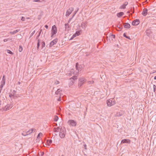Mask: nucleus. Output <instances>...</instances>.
Listing matches in <instances>:
<instances>
[{"mask_svg": "<svg viewBox=\"0 0 156 156\" xmlns=\"http://www.w3.org/2000/svg\"><path fill=\"white\" fill-rule=\"evenodd\" d=\"M62 91V90L60 89H58L56 91L55 93L56 94L58 95L60 94V92Z\"/></svg>", "mask_w": 156, "mask_h": 156, "instance_id": "393cba45", "label": "nucleus"}, {"mask_svg": "<svg viewBox=\"0 0 156 156\" xmlns=\"http://www.w3.org/2000/svg\"><path fill=\"white\" fill-rule=\"evenodd\" d=\"M30 130L31 131L30 133H32L33 132H35L36 129H31Z\"/></svg>", "mask_w": 156, "mask_h": 156, "instance_id": "c756f323", "label": "nucleus"}, {"mask_svg": "<svg viewBox=\"0 0 156 156\" xmlns=\"http://www.w3.org/2000/svg\"><path fill=\"white\" fill-rule=\"evenodd\" d=\"M33 2H40L41 1L40 0H34L33 1Z\"/></svg>", "mask_w": 156, "mask_h": 156, "instance_id": "37998d69", "label": "nucleus"}, {"mask_svg": "<svg viewBox=\"0 0 156 156\" xmlns=\"http://www.w3.org/2000/svg\"><path fill=\"white\" fill-rule=\"evenodd\" d=\"M40 139L37 138L36 141L37 142H39L40 141Z\"/></svg>", "mask_w": 156, "mask_h": 156, "instance_id": "603ef678", "label": "nucleus"}, {"mask_svg": "<svg viewBox=\"0 0 156 156\" xmlns=\"http://www.w3.org/2000/svg\"><path fill=\"white\" fill-rule=\"evenodd\" d=\"M22 95L21 94H16L14 96L13 99H15L16 98L18 97H21V96Z\"/></svg>", "mask_w": 156, "mask_h": 156, "instance_id": "b1692460", "label": "nucleus"}, {"mask_svg": "<svg viewBox=\"0 0 156 156\" xmlns=\"http://www.w3.org/2000/svg\"><path fill=\"white\" fill-rule=\"evenodd\" d=\"M59 83V82L58 81H57L55 82V85H57V84H58Z\"/></svg>", "mask_w": 156, "mask_h": 156, "instance_id": "49530a36", "label": "nucleus"}, {"mask_svg": "<svg viewBox=\"0 0 156 156\" xmlns=\"http://www.w3.org/2000/svg\"><path fill=\"white\" fill-rule=\"evenodd\" d=\"M22 135L23 136H26V135H28V134H27V132H23V133H22Z\"/></svg>", "mask_w": 156, "mask_h": 156, "instance_id": "72a5a7b5", "label": "nucleus"}, {"mask_svg": "<svg viewBox=\"0 0 156 156\" xmlns=\"http://www.w3.org/2000/svg\"><path fill=\"white\" fill-rule=\"evenodd\" d=\"M20 30V29H17L16 30L13 31H11L10 32V34H14L18 32Z\"/></svg>", "mask_w": 156, "mask_h": 156, "instance_id": "aec40b11", "label": "nucleus"}, {"mask_svg": "<svg viewBox=\"0 0 156 156\" xmlns=\"http://www.w3.org/2000/svg\"><path fill=\"white\" fill-rule=\"evenodd\" d=\"M68 123L70 124L72 126H76V122L73 120H69L68 122Z\"/></svg>", "mask_w": 156, "mask_h": 156, "instance_id": "0eeeda50", "label": "nucleus"}, {"mask_svg": "<svg viewBox=\"0 0 156 156\" xmlns=\"http://www.w3.org/2000/svg\"><path fill=\"white\" fill-rule=\"evenodd\" d=\"M140 21L139 20H135L132 22V25L133 26L137 25L140 23Z\"/></svg>", "mask_w": 156, "mask_h": 156, "instance_id": "9d476101", "label": "nucleus"}, {"mask_svg": "<svg viewBox=\"0 0 156 156\" xmlns=\"http://www.w3.org/2000/svg\"><path fill=\"white\" fill-rule=\"evenodd\" d=\"M86 81V80L85 78L83 77L79 78V82L78 83V86L79 87H81L82 85Z\"/></svg>", "mask_w": 156, "mask_h": 156, "instance_id": "7ed1b4c3", "label": "nucleus"}, {"mask_svg": "<svg viewBox=\"0 0 156 156\" xmlns=\"http://www.w3.org/2000/svg\"><path fill=\"white\" fill-rule=\"evenodd\" d=\"M3 87V86L1 84L0 85V93H1V91L2 90Z\"/></svg>", "mask_w": 156, "mask_h": 156, "instance_id": "58836bf2", "label": "nucleus"}, {"mask_svg": "<svg viewBox=\"0 0 156 156\" xmlns=\"http://www.w3.org/2000/svg\"><path fill=\"white\" fill-rule=\"evenodd\" d=\"M76 67L77 71L76 72V74H78L79 71H80L81 70V69L79 67V64L78 62H77L76 64Z\"/></svg>", "mask_w": 156, "mask_h": 156, "instance_id": "1a4fd4ad", "label": "nucleus"}, {"mask_svg": "<svg viewBox=\"0 0 156 156\" xmlns=\"http://www.w3.org/2000/svg\"><path fill=\"white\" fill-rule=\"evenodd\" d=\"M41 34V32L39 33L38 35L36 37V39H38Z\"/></svg>", "mask_w": 156, "mask_h": 156, "instance_id": "79ce46f5", "label": "nucleus"}, {"mask_svg": "<svg viewBox=\"0 0 156 156\" xmlns=\"http://www.w3.org/2000/svg\"><path fill=\"white\" fill-rule=\"evenodd\" d=\"M58 119V118L57 115H55L54 117V121L56 122L57 121Z\"/></svg>", "mask_w": 156, "mask_h": 156, "instance_id": "c85d7f7f", "label": "nucleus"}, {"mask_svg": "<svg viewBox=\"0 0 156 156\" xmlns=\"http://www.w3.org/2000/svg\"><path fill=\"white\" fill-rule=\"evenodd\" d=\"M83 146H84V149L86 150H87V145L86 144H85Z\"/></svg>", "mask_w": 156, "mask_h": 156, "instance_id": "09e8293b", "label": "nucleus"}, {"mask_svg": "<svg viewBox=\"0 0 156 156\" xmlns=\"http://www.w3.org/2000/svg\"><path fill=\"white\" fill-rule=\"evenodd\" d=\"M9 40V39H5L4 40V41L5 42L7 41L8 40Z\"/></svg>", "mask_w": 156, "mask_h": 156, "instance_id": "3c124183", "label": "nucleus"}, {"mask_svg": "<svg viewBox=\"0 0 156 156\" xmlns=\"http://www.w3.org/2000/svg\"><path fill=\"white\" fill-rule=\"evenodd\" d=\"M45 27L46 28V29H48V26L47 25H45Z\"/></svg>", "mask_w": 156, "mask_h": 156, "instance_id": "4d7b16f0", "label": "nucleus"}, {"mask_svg": "<svg viewBox=\"0 0 156 156\" xmlns=\"http://www.w3.org/2000/svg\"><path fill=\"white\" fill-rule=\"evenodd\" d=\"M7 52L8 53H9V54H10L11 55H13V52L12 51H11L10 50H7Z\"/></svg>", "mask_w": 156, "mask_h": 156, "instance_id": "473e14b6", "label": "nucleus"}, {"mask_svg": "<svg viewBox=\"0 0 156 156\" xmlns=\"http://www.w3.org/2000/svg\"><path fill=\"white\" fill-rule=\"evenodd\" d=\"M30 132L31 131H30V130L27 132L28 135L31 133H30Z\"/></svg>", "mask_w": 156, "mask_h": 156, "instance_id": "8fccbe9b", "label": "nucleus"}, {"mask_svg": "<svg viewBox=\"0 0 156 156\" xmlns=\"http://www.w3.org/2000/svg\"><path fill=\"white\" fill-rule=\"evenodd\" d=\"M44 153L43 152H42L41 153V156H43V155H44Z\"/></svg>", "mask_w": 156, "mask_h": 156, "instance_id": "0e129e2a", "label": "nucleus"}, {"mask_svg": "<svg viewBox=\"0 0 156 156\" xmlns=\"http://www.w3.org/2000/svg\"><path fill=\"white\" fill-rule=\"evenodd\" d=\"M124 14V13L123 12H120L117 14V16L118 17H120L122 16Z\"/></svg>", "mask_w": 156, "mask_h": 156, "instance_id": "a211bd4d", "label": "nucleus"}, {"mask_svg": "<svg viewBox=\"0 0 156 156\" xmlns=\"http://www.w3.org/2000/svg\"><path fill=\"white\" fill-rule=\"evenodd\" d=\"M94 83V81L93 80L90 81L88 82V83L89 84H90L91 83Z\"/></svg>", "mask_w": 156, "mask_h": 156, "instance_id": "ea45409f", "label": "nucleus"}, {"mask_svg": "<svg viewBox=\"0 0 156 156\" xmlns=\"http://www.w3.org/2000/svg\"><path fill=\"white\" fill-rule=\"evenodd\" d=\"M9 97L10 98H11L12 97L13 98H14V95H13L11 93L10 94H9Z\"/></svg>", "mask_w": 156, "mask_h": 156, "instance_id": "a19ab883", "label": "nucleus"}, {"mask_svg": "<svg viewBox=\"0 0 156 156\" xmlns=\"http://www.w3.org/2000/svg\"><path fill=\"white\" fill-rule=\"evenodd\" d=\"M86 24L84 23H82L81 25V27H82L83 28L85 29L86 27Z\"/></svg>", "mask_w": 156, "mask_h": 156, "instance_id": "a878e982", "label": "nucleus"}, {"mask_svg": "<svg viewBox=\"0 0 156 156\" xmlns=\"http://www.w3.org/2000/svg\"><path fill=\"white\" fill-rule=\"evenodd\" d=\"M45 46V43L44 41H43L42 42V48L44 47Z\"/></svg>", "mask_w": 156, "mask_h": 156, "instance_id": "c9c22d12", "label": "nucleus"}, {"mask_svg": "<svg viewBox=\"0 0 156 156\" xmlns=\"http://www.w3.org/2000/svg\"><path fill=\"white\" fill-rule=\"evenodd\" d=\"M61 99L60 97L59 98H58V101H61Z\"/></svg>", "mask_w": 156, "mask_h": 156, "instance_id": "bf43d9fd", "label": "nucleus"}, {"mask_svg": "<svg viewBox=\"0 0 156 156\" xmlns=\"http://www.w3.org/2000/svg\"><path fill=\"white\" fill-rule=\"evenodd\" d=\"M73 19V18L72 17L70 19H69V20L68 21V23H69L70 22V21L72 20V19Z\"/></svg>", "mask_w": 156, "mask_h": 156, "instance_id": "5fc2aeb1", "label": "nucleus"}, {"mask_svg": "<svg viewBox=\"0 0 156 156\" xmlns=\"http://www.w3.org/2000/svg\"><path fill=\"white\" fill-rule=\"evenodd\" d=\"M40 44L39 43H37V49L38 50L39 48V47L40 46Z\"/></svg>", "mask_w": 156, "mask_h": 156, "instance_id": "c03bdc74", "label": "nucleus"}, {"mask_svg": "<svg viewBox=\"0 0 156 156\" xmlns=\"http://www.w3.org/2000/svg\"><path fill=\"white\" fill-rule=\"evenodd\" d=\"M111 36L112 37V38H115V35H113L112 34H111Z\"/></svg>", "mask_w": 156, "mask_h": 156, "instance_id": "864d4df0", "label": "nucleus"}, {"mask_svg": "<svg viewBox=\"0 0 156 156\" xmlns=\"http://www.w3.org/2000/svg\"><path fill=\"white\" fill-rule=\"evenodd\" d=\"M58 41V39L57 38H56L53 41H51L50 43L49 47H51L53 46L57 43Z\"/></svg>", "mask_w": 156, "mask_h": 156, "instance_id": "6e6552de", "label": "nucleus"}, {"mask_svg": "<svg viewBox=\"0 0 156 156\" xmlns=\"http://www.w3.org/2000/svg\"><path fill=\"white\" fill-rule=\"evenodd\" d=\"M68 23H66L65 24V30H66L67 31H68L69 30V25L68 24Z\"/></svg>", "mask_w": 156, "mask_h": 156, "instance_id": "6ab92c4d", "label": "nucleus"}, {"mask_svg": "<svg viewBox=\"0 0 156 156\" xmlns=\"http://www.w3.org/2000/svg\"><path fill=\"white\" fill-rule=\"evenodd\" d=\"M74 8L73 7H71L68 9L66 11V16H69L72 12L73 11Z\"/></svg>", "mask_w": 156, "mask_h": 156, "instance_id": "39448f33", "label": "nucleus"}, {"mask_svg": "<svg viewBox=\"0 0 156 156\" xmlns=\"http://www.w3.org/2000/svg\"><path fill=\"white\" fill-rule=\"evenodd\" d=\"M55 34H51V37H53V36H54V35Z\"/></svg>", "mask_w": 156, "mask_h": 156, "instance_id": "338daca9", "label": "nucleus"}, {"mask_svg": "<svg viewBox=\"0 0 156 156\" xmlns=\"http://www.w3.org/2000/svg\"><path fill=\"white\" fill-rule=\"evenodd\" d=\"M59 127H58L57 128H54L53 129L54 131L55 132H58L59 131Z\"/></svg>", "mask_w": 156, "mask_h": 156, "instance_id": "4be33fe9", "label": "nucleus"}, {"mask_svg": "<svg viewBox=\"0 0 156 156\" xmlns=\"http://www.w3.org/2000/svg\"><path fill=\"white\" fill-rule=\"evenodd\" d=\"M153 88H156V86L155 85H153Z\"/></svg>", "mask_w": 156, "mask_h": 156, "instance_id": "052dcab7", "label": "nucleus"}, {"mask_svg": "<svg viewBox=\"0 0 156 156\" xmlns=\"http://www.w3.org/2000/svg\"><path fill=\"white\" fill-rule=\"evenodd\" d=\"M5 75H4L3 76L2 80V81H1V84L4 86L5 84Z\"/></svg>", "mask_w": 156, "mask_h": 156, "instance_id": "2eb2a0df", "label": "nucleus"}, {"mask_svg": "<svg viewBox=\"0 0 156 156\" xmlns=\"http://www.w3.org/2000/svg\"><path fill=\"white\" fill-rule=\"evenodd\" d=\"M77 78V76H73L72 77L70 78V79H72L73 80H76Z\"/></svg>", "mask_w": 156, "mask_h": 156, "instance_id": "7c9ffc66", "label": "nucleus"}, {"mask_svg": "<svg viewBox=\"0 0 156 156\" xmlns=\"http://www.w3.org/2000/svg\"><path fill=\"white\" fill-rule=\"evenodd\" d=\"M154 79L156 80V76H155L154 77Z\"/></svg>", "mask_w": 156, "mask_h": 156, "instance_id": "774afa93", "label": "nucleus"}, {"mask_svg": "<svg viewBox=\"0 0 156 156\" xmlns=\"http://www.w3.org/2000/svg\"><path fill=\"white\" fill-rule=\"evenodd\" d=\"M151 33V30H147L146 31V35L147 36H150V34Z\"/></svg>", "mask_w": 156, "mask_h": 156, "instance_id": "5701e85b", "label": "nucleus"}, {"mask_svg": "<svg viewBox=\"0 0 156 156\" xmlns=\"http://www.w3.org/2000/svg\"><path fill=\"white\" fill-rule=\"evenodd\" d=\"M123 36L126 38L127 39H128L129 40H131V39L130 38V37L129 36H127L126 35V34L125 33H124L123 34Z\"/></svg>", "mask_w": 156, "mask_h": 156, "instance_id": "cd10ccee", "label": "nucleus"}, {"mask_svg": "<svg viewBox=\"0 0 156 156\" xmlns=\"http://www.w3.org/2000/svg\"><path fill=\"white\" fill-rule=\"evenodd\" d=\"M13 107L12 104L11 103L10 104H7L5 107L2 108V109L4 111H7L9 110Z\"/></svg>", "mask_w": 156, "mask_h": 156, "instance_id": "f03ea898", "label": "nucleus"}, {"mask_svg": "<svg viewBox=\"0 0 156 156\" xmlns=\"http://www.w3.org/2000/svg\"><path fill=\"white\" fill-rule=\"evenodd\" d=\"M76 36V34H73V35L72 37L69 40H72L73 38H74Z\"/></svg>", "mask_w": 156, "mask_h": 156, "instance_id": "f704fd0d", "label": "nucleus"}, {"mask_svg": "<svg viewBox=\"0 0 156 156\" xmlns=\"http://www.w3.org/2000/svg\"><path fill=\"white\" fill-rule=\"evenodd\" d=\"M20 83H21L19 81L17 82V84L20 85Z\"/></svg>", "mask_w": 156, "mask_h": 156, "instance_id": "e2e57ef3", "label": "nucleus"}, {"mask_svg": "<svg viewBox=\"0 0 156 156\" xmlns=\"http://www.w3.org/2000/svg\"><path fill=\"white\" fill-rule=\"evenodd\" d=\"M124 28H129L130 27V25L129 23H126L124 24Z\"/></svg>", "mask_w": 156, "mask_h": 156, "instance_id": "f3484780", "label": "nucleus"}, {"mask_svg": "<svg viewBox=\"0 0 156 156\" xmlns=\"http://www.w3.org/2000/svg\"><path fill=\"white\" fill-rule=\"evenodd\" d=\"M128 2H124V3L119 8L120 9H126V6L128 5Z\"/></svg>", "mask_w": 156, "mask_h": 156, "instance_id": "ddd939ff", "label": "nucleus"}, {"mask_svg": "<svg viewBox=\"0 0 156 156\" xmlns=\"http://www.w3.org/2000/svg\"><path fill=\"white\" fill-rule=\"evenodd\" d=\"M25 18L23 16L22 17L21 20L22 21H24L25 20Z\"/></svg>", "mask_w": 156, "mask_h": 156, "instance_id": "a18cd8bd", "label": "nucleus"}, {"mask_svg": "<svg viewBox=\"0 0 156 156\" xmlns=\"http://www.w3.org/2000/svg\"><path fill=\"white\" fill-rule=\"evenodd\" d=\"M52 142V140H47V145L48 146H49Z\"/></svg>", "mask_w": 156, "mask_h": 156, "instance_id": "412c9836", "label": "nucleus"}, {"mask_svg": "<svg viewBox=\"0 0 156 156\" xmlns=\"http://www.w3.org/2000/svg\"><path fill=\"white\" fill-rule=\"evenodd\" d=\"M130 140L129 139H124L121 141L122 143L129 144L130 143Z\"/></svg>", "mask_w": 156, "mask_h": 156, "instance_id": "9b49d317", "label": "nucleus"}, {"mask_svg": "<svg viewBox=\"0 0 156 156\" xmlns=\"http://www.w3.org/2000/svg\"><path fill=\"white\" fill-rule=\"evenodd\" d=\"M38 135H39L40 136H42L43 135V134L41 133H40L38 134Z\"/></svg>", "mask_w": 156, "mask_h": 156, "instance_id": "6e6d98bb", "label": "nucleus"}, {"mask_svg": "<svg viewBox=\"0 0 156 156\" xmlns=\"http://www.w3.org/2000/svg\"><path fill=\"white\" fill-rule=\"evenodd\" d=\"M148 9L147 8L143 9L142 14L144 16H145L147 14Z\"/></svg>", "mask_w": 156, "mask_h": 156, "instance_id": "f8f14e48", "label": "nucleus"}, {"mask_svg": "<svg viewBox=\"0 0 156 156\" xmlns=\"http://www.w3.org/2000/svg\"><path fill=\"white\" fill-rule=\"evenodd\" d=\"M74 83V82L73 80H71L70 81V82L69 83V87H71V86H72L73 84Z\"/></svg>", "mask_w": 156, "mask_h": 156, "instance_id": "bb28decb", "label": "nucleus"}, {"mask_svg": "<svg viewBox=\"0 0 156 156\" xmlns=\"http://www.w3.org/2000/svg\"><path fill=\"white\" fill-rule=\"evenodd\" d=\"M118 24L117 25V27L119 28V29H120V31L121 30V29L123 28V26L122 24V23H121V22L120 21L118 22Z\"/></svg>", "mask_w": 156, "mask_h": 156, "instance_id": "4468645a", "label": "nucleus"}, {"mask_svg": "<svg viewBox=\"0 0 156 156\" xmlns=\"http://www.w3.org/2000/svg\"><path fill=\"white\" fill-rule=\"evenodd\" d=\"M37 138H38V139H40V136H39V135H38V136H37Z\"/></svg>", "mask_w": 156, "mask_h": 156, "instance_id": "13d9d810", "label": "nucleus"}, {"mask_svg": "<svg viewBox=\"0 0 156 156\" xmlns=\"http://www.w3.org/2000/svg\"><path fill=\"white\" fill-rule=\"evenodd\" d=\"M69 74V76H70L72 75V74H75V75H77L78 74H76V72H74V70L73 69H72L70 71V73H68Z\"/></svg>", "mask_w": 156, "mask_h": 156, "instance_id": "dca6fc26", "label": "nucleus"}, {"mask_svg": "<svg viewBox=\"0 0 156 156\" xmlns=\"http://www.w3.org/2000/svg\"><path fill=\"white\" fill-rule=\"evenodd\" d=\"M107 103L108 106H111L115 105V102L114 101H113L112 100L110 99L107 101Z\"/></svg>", "mask_w": 156, "mask_h": 156, "instance_id": "20e7f679", "label": "nucleus"}, {"mask_svg": "<svg viewBox=\"0 0 156 156\" xmlns=\"http://www.w3.org/2000/svg\"><path fill=\"white\" fill-rule=\"evenodd\" d=\"M75 34H76V36L79 35L80 34V31H77Z\"/></svg>", "mask_w": 156, "mask_h": 156, "instance_id": "2f4dec72", "label": "nucleus"}, {"mask_svg": "<svg viewBox=\"0 0 156 156\" xmlns=\"http://www.w3.org/2000/svg\"><path fill=\"white\" fill-rule=\"evenodd\" d=\"M57 32V28L55 25H53L52 27L51 34H56Z\"/></svg>", "mask_w": 156, "mask_h": 156, "instance_id": "423d86ee", "label": "nucleus"}, {"mask_svg": "<svg viewBox=\"0 0 156 156\" xmlns=\"http://www.w3.org/2000/svg\"><path fill=\"white\" fill-rule=\"evenodd\" d=\"M35 33V30L30 35V37L32 36Z\"/></svg>", "mask_w": 156, "mask_h": 156, "instance_id": "de8ad7c7", "label": "nucleus"}, {"mask_svg": "<svg viewBox=\"0 0 156 156\" xmlns=\"http://www.w3.org/2000/svg\"><path fill=\"white\" fill-rule=\"evenodd\" d=\"M23 50L22 47L21 46H20L19 47V51L20 52H21Z\"/></svg>", "mask_w": 156, "mask_h": 156, "instance_id": "e433bc0d", "label": "nucleus"}, {"mask_svg": "<svg viewBox=\"0 0 156 156\" xmlns=\"http://www.w3.org/2000/svg\"><path fill=\"white\" fill-rule=\"evenodd\" d=\"M16 92L15 90H13L11 94L14 96L16 94Z\"/></svg>", "mask_w": 156, "mask_h": 156, "instance_id": "4c0bfd02", "label": "nucleus"}, {"mask_svg": "<svg viewBox=\"0 0 156 156\" xmlns=\"http://www.w3.org/2000/svg\"><path fill=\"white\" fill-rule=\"evenodd\" d=\"M66 132V129L65 127L61 128L59 133V135L61 138H64L65 136V133Z\"/></svg>", "mask_w": 156, "mask_h": 156, "instance_id": "f257e3e1", "label": "nucleus"}, {"mask_svg": "<svg viewBox=\"0 0 156 156\" xmlns=\"http://www.w3.org/2000/svg\"><path fill=\"white\" fill-rule=\"evenodd\" d=\"M77 11H78V10H77V11H75L74 12V14L75 15V14H76V13H77Z\"/></svg>", "mask_w": 156, "mask_h": 156, "instance_id": "69168bd1", "label": "nucleus"}, {"mask_svg": "<svg viewBox=\"0 0 156 156\" xmlns=\"http://www.w3.org/2000/svg\"><path fill=\"white\" fill-rule=\"evenodd\" d=\"M38 40V42H37V43H39L40 44V40L38 38V39H37Z\"/></svg>", "mask_w": 156, "mask_h": 156, "instance_id": "680f3d73", "label": "nucleus"}]
</instances>
